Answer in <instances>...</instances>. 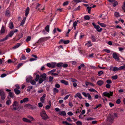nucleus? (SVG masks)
<instances>
[{
  "instance_id": "3",
  "label": "nucleus",
  "mask_w": 125,
  "mask_h": 125,
  "mask_svg": "<svg viewBox=\"0 0 125 125\" xmlns=\"http://www.w3.org/2000/svg\"><path fill=\"white\" fill-rule=\"evenodd\" d=\"M113 121L114 118L113 116H111L109 117H108L106 125H110Z\"/></svg>"
},
{
  "instance_id": "20",
  "label": "nucleus",
  "mask_w": 125,
  "mask_h": 125,
  "mask_svg": "<svg viewBox=\"0 0 125 125\" xmlns=\"http://www.w3.org/2000/svg\"><path fill=\"white\" fill-rule=\"evenodd\" d=\"M97 23L99 25L102 27H104L106 26V25L104 23H101L99 22H98Z\"/></svg>"
},
{
  "instance_id": "6",
  "label": "nucleus",
  "mask_w": 125,
  "mask_h": 125,
  "mask_svg": "<svg viewBox=\"0 0 125 125\" xmlns=\"http://www.w3.org/2000/svg\"><path fill=\"white\" fill-rule=\"evenodd\" d=\"M0 95L1 96V99L2 100H3L5 99V94L3 91L1 90H0Z\"/></svg>"
},
{
  "instance_id": "33",
  "label": "nucleus",
  "mask_w": 125,
  "mask_h": 125,
  "mask_svg": "<svg viewBox=\"0 0 125 125\" xmlns=\"http://www.w3.org/2000/svg\"><path fill=\"white\" fill-rule=\"evenodd\" d=\"M45 80L43 78H40L39 80V83L40 84H41Z\"/></svg>"
},
{
  "instance_id": "17",
  "label": "nucleus",
  "mask_w": 125,
  "mask_h": 125,
  "mask_svg": "<svg viewBox=\"0 0 125 125\" xmlns=\"http://www.w3.org/2000/svg\"><path fill=\"white\" fill-rule=\"evenodd\" d=\"M14 34L13 32V31H11L6 36H8L7 38H8L9 37H11Z\"/></svg>"
},
{
  "instance_id": "46",
  "label": "nucleus",
  "mask_w": 125,
  "mask_h": 125,
  "mask_svg": "<svg viewBox=\"0 0 125 125\" xmlns=\"http://www.w3.org/2000/svg\"><path fill=\"white\" fill-rule=\"evenodd\" d=\"M32 88V86H28V88L27 89V91L28 92H29Z\"/></svg>"
},
{
  "instance_id": "12",
  "label": "nucleus",
  "mask_w": 125,
  "mask_h": 125,
  "mask_svg": "<svg viewBox=\"0 0 125 125\" xmlns=\"http://www.w3.org/2000/svg\"><path fill=\"white\" fill-rule=\"evenodd\" d=\"M97 83L98 85L101 86L104 84V82L103 80H99L97 82Z\"/></svg>"
},
{
  "instance_id": "19",
  "label": "nucleus",
  "mask_w": 125,
  "mask_h": 125,
  "mask_svg": "<svg viewBox=\"0 0 125 125\" xmlns=\"http://www.w3.org/2000/svg\"><path fill=\"white\" fill-rule=\"evenodd\" d=\"M17 88H15L14 89V91L15 94L17 95H18L20 93L21 91L19 90Z\"/></svg>"
},
{
  "instance_id": "18",
  "label": "nucleus",
  "mask_w": 125,
  "mask_h": 125,
  "mask_svg": "<svg viewBox=\"0 0 125 125\" xmlns=\"http://www.w3.org/2000/svg\"><path fill=\"white\" fill-rule=\"evenodd\" d=\"M29 11L30 8L29 7H27L25 10V15L26 17L28 16Z\"/></svg>"
},
{
  "instance_id": "55",
  "label": "nucleus",
  "mask_w": 125,
  "mask_h": 125,
  "mask_svg": "<svg viewBox=\"0 0 125 125\" xmlns=\"http://www.w3.org/2000/svg\"><path fill=\"white\" fill-rule=\"evenodd\" d=\"M70 42V41L69 40H67L66 41H64L63 42V43L65 44H67Z\"/></svg>"
},
{
  "instance_id": "4",
  "label": "nucleus",
  "mask_w": 125,
  "mask_h": 125,
  "mask_svg": "<svg viewBox=\"0 0 125 125\" xmlns=\"http://www.w3.org/2000/svg\"><path fill=\"white\" fill-rule=\"evenodd\" d=\"M113 92H109V93L107 92H104L103 94V95L108 97L109 98H110L111 96H113Z\"/></svg>"
},
{
  "instance_id": "44",
  "label": "nucleus",
  "mask_w": 125,
  "mask_h": 125,
  "mask_svg": "<svg viewBox=\"0 0 125 125\" xmlns=\"http://www.w3.org/2000/svg\"><path fill=\"white\" fill-rule=\"evenodd\" d=\"M77 22H76V21L74 22L73 23V27L75 29L76 28V27L77 25Z\"/></svg>"
},
{
  "instance_id": "26",
  "label": "nucleus",
  "mask_w": 125,
  "mask_h": 125,
  "mask_svg": "<svg viewBox=\"0 0 125 125\" xmlns=\"http://www.w3.org/2000/svg\"><path fill=\"white\" fill-rule=\"evenodd\" d=\"M9 27L11 29H12L13 28L14 26L13 25V23L12 22H10L9 24Z\"/></svg>"
},
{
  "instance_id": "25",
  "label": "nucleus",
  "mask_w": 125,
  "mask_h": 125,
  "mask_svg": "<svg viewBox=\"0 0 125 125\" xmlns=\"http://www.w3.org/2000/svg\"><path fill=\"white\" fill-rule=\"evenodd\" d=\"M4 27V26H2L1 30L0 31V33H3L5 32Z\"/></svg>"
},
{
  "instance_id": "48",
  "label": "nucleus",
  "mask_w": 125,
  "mask_h": 125,
  "mask_svg": "<svg viewBox=\"0 0 125 125\" xmlns=\"http://www.w3.org/2000/svg\"><path fill=\"white\" fill-rule=\"evenodd\" d=\"M11 101L10 100H7L6 102V104L7 105H10L11 103Z\"/></svg>"
},
{
  "instance_id": "45",
  "label": "nucleus",
  "mask_w": 125,
  "mask_h": 125,
  "mask_svg": "<svg viewBox=\"0 0 125 125\" xmlns=\"http://www.w3.org/2000/svg\"><path fill=\"white\" fill-rule=\"evenodd\" d=\"M102 105L101 104H99L98 105H97L96 106V107H95L94 108V110L96 109L98 107H102Z\"/></svg>"
},
{
  "instance_id": "15",
  "label": "nucleus",
  "mask_w": 125,
  "mask_h": 125,
  "mask_svg": "<svg viewBox=\"0 0 125 125\" xmlns=\"http://www.w3.org/2000/svg\"><path fill=\"white\" fill-rule=\"evenodd\" d=\"M29 99L28 98H25L23 99L22 100H21L20 101V103L21 104H22L23 103H25L26 102L28 101Z\"/></svg>"
},
{
  "instance_id": "22",
  "label": "nucleus",
  "mask_w": 125,
  "mask_h": 125,
  "mask_svg": "<svg viewBox=\"0 0 125 125\" xmlns=\"http://www.w3.org/2000/svg\"><path fill=\"white\" fill-rule=\"evenodd\" d=\"M53 89L54 94H55L56 93H58L59 92V90L56 88H54Z\"/></svg>"
},
{
  "instance_id": "64",
  "label": "nucleus",
  "mask_w": 125,
  "mask_h": 125,
  "mask_svg": "<svg viewBox=\"0 0 125 125\" xmlns=\"http://www.w3.org/2000/svg\"><path fill=\"white\" fill-rule=\"evenodd\" d=\"M107 88H109L111 87V85L108 84H107L105 86Z\"/></svg>"
},
{
  "instance_id": "63",
  "label": "nucleus",
  "mask_w": 125,
  "mask_h": 125,
  "mask_svg": "<svg viewBox=\"0 0 125 125\" xmlns=\"http://www.w3.org/2000/svg\"><path fill=\"white\" fill-rule=\"evenodd\" d=\"M116 103L117 104H119L121 102V101L120 99H118L116 101Z\"/></svg>"
},
{
  "instance_id": "14",
  "label": "nucleus",
  "mask_w": 125,
  "mask_h": 125,
  "mask_svg": "<svg viewBox=\"0 0 125 125\" xmlns=\"http://www.w3.org/2000/svg\"><path fill=\"white\" fill-rule=\"evenodd\" d=\"M60 82L66 85H68V82L65 81L64 80H60Z\"/></svg>"
},
{
  "instance_id": "2",
  "label": "nucleus",
  "mask_w": 125,
  "mask_h": 125,
  "mask_svg": "<svg viewBox=\"0 0 125 125\" xmlns=\"http://www.w3.org/2000/svg\"><path fill=\"white\" fill-rule=\"evenodd\" d=\"M18 103L17 101H15L14 102L12 105L13 107L12 110H19L20 109L19 107H17L18 106Z\"/></svg>"
},
{
  "instance_id": "9",
  "label": "nucleus",
  "mask_w": 125,
  "mask_h": 125,
  "mask_svg": "<svg viewBox=\"0 0 125 125\" xmlns=\"http://www.w3.org/2000/svg\"><path fill=\"white\" fill-rule=\"evenodd\" d=\"M46 96V94H43V95L40 98V101L42 103H44L45 97Z\"/></svg>"
},
{
  "instance_id": "39",
  "label": "nucleus",
  "mask_w": 125,
  "mask_h": 125,
  "mask_svg": "<svg viewBox=\"0 0 125 125\" xmlns=\"http://www.w3.org/2000/svg\"><path fill=\"white\" fill-rule=\"evenodd\" d=\"M26 59V58L25 56L23 54H22V56L21 57V60H25Z\"/></svg>"
},
{
  "instance_id": "59",
  "label": "nucleus",
  "mask_w": 125,
  "mask_h": 125,
  "mask_svg": "<svg viewBox=\"0 0 125 125\" xmlns=\"http://www.w3.org/2000/svg\"><path fill=\"white\" fill-rule=\"evenodd\" d=\"M87 94L88 95V99L89 100H91L92 99V97L90 95L89 93H87Z\"/></svg>"
},
{
  "instance_id": "50",
  "label": "nucleus",
  "mask_w": 125,
  "mask_h": 125,
  "mask_svg": "<svg viewBox=\"0 0 125 125\" xmlns=\"http://www.w3.org/2000/svg\"><path fill=\"white\" fill-rule=\"evenodd\" d=\"M118 78V76L117 75H115V76H113L112 77V79L114 80H116Z\"/></svg>"
},
{
  "instance_id": "27",
  "label": "nucleus",
  "mask_w": 125,
  "mask_h": 125,
  "mask_svg": "<svg viewBox=\"0 0 125 125\" xmlns=\"http://www.w3.org/2000/svg\"><path fill=\"white\" fill-rule=\"evenodd\" d=\"M26 19V17H25L24 18L23 20L21 22V23L20 25H22L24 24Z\"/></svg>"
},
{
  "instance_id": "23",
  "label": "nucleus",
  "mask_w": 125,
  "mask_h": 125,
  "mask_svg": "<svg viewBox=\"0 0 125 125\" xmlns=\"http://www.w3.org/2000/svg\"><path fill=\"white\" fill-rule=\"evenodd\" d=\"M22 120L23 121L25 122L29 123H30L31 122V121L30 120L25 118H23L22 119Z\"/></svg>"
},
{
  "instance_id": "7",
  "label": "nucleus",
  "mask_w": 125,
  "mask_h": 125,
  "mask_svg": "<svg viewBox=\"0 0 125 125\" xmlns=\"http://www.w3.org/2000/svg\"><path fill=\"white\" fill-rule=\"evenodd\" d=\"M9 95L8 96V98L9 100L11 98H13L14 95V93L11 92L9 93Z\"/></svg>"
},
{
  "instance_id": "61",
  "label": "nucleus",
  "mask_w": 125,
  "mask_h": 125,
  "mask_svg": "<svg viewBox=\"0 0 125 125\" xmlns=\"http://www.w3.org/2000/svg\"><path fill=\"white\" fill-rule=\"evenodd\" d=\"M94 118H93L91 117H88L86 119V120L87 121H88L89 120H93L94 119Z\"/></svg>"
},
{
  "instance_id": "28",
  "label": "nucleus",
  "mask_w": 125,
  "mask_h": 125,
  "mask_svg": "<svg viewBox=\"0 0 125 125\" xmlns=\"http://www.w3.org/2000/svg\"><path fill=\"white\" fill-rule=\"evenodd\" d=\"M118 70H119V68L116 66L113 67V71L114 72L117 71Z\"/></svg>"
},
{
  "instance_id": "49",
  "label": "nucleus",
  "mask_w": 125,
  "mask_h": 125,
  "mask_svg": "<svg viewBox=\"0 0 125 125\" xmlns=\"http://www.w3.org/2000/svg\"><path fill=\"white\" fill-rule=\"evenodd\" d=\"M49 81L50 82H51L52 81L53 79V77L50 76L49 77Z\"/></svg>"
},
{
  "instance_id": "34",
  "label": "nucleus",
  "mask_w": 125,
  "mask_h": 125,
  "mask_svg": "<svg viewBox=\"0 0 125 125\" xmlns=\"http://www.w3.org/2000/svg\"><path fill=\"white\" fill-rule=\"evenodd\" d=\"M28 106L29 108H31L32 109H34L35 108V106L32 105L30 104H28Z\"/></svg>"
},
{
  "instance_id": "32",
  "label": "nucleus",
  "mask_w": 125,
  "mask_h": 125,
  "mask_svg": "<svg viewBox=\"0 0 125 125\" xmlns=\"http://www.w3.org/2000/svg\"><path fill=\"white\" fill-rule=\"evenodd\" d=\"M119 71H120L122 70L125 69V65L124 64L123 66H121L119 67Z\"/></svg>"
},
{
  "instance_id": "56",
  "label": "nucleus",
  "mask_w": 125,
  "mask_h": 125,
  "mask_svg": "<svg viewBox=\"0 0 125 125\" xmlns=\"http://www.w3.org/2000/svg\"><path fill=\"white\" fill-rule=\"evenodd\" d=\"M30 83L32 85H35L36 84V82L34 80L31 81Z\"/></svg>"
},
{
  "instance_id": "13",
  "label": "nucleus",
  "mask_w": 125,
  "mask_h": 125,
  "mask_svg": "<svg viewBox=\"0 0 125 125\" xmlns=\"http://www.w3.org/2000/svg\"><path fill=\"white\" fill-rule=\"evenodd\" d=\"M91 39H92V41L93 42H95L96 41V39L95 36L93 34L91 35Z\"/></svg>"
},
{
  "instance_id": "31",
  "label": "nucleus",
  "mask_w": 125,
  "mask_h": 125,
  "mask_svg": "<svg viewBox=\"0 0 125 125\" xmlns=\"http://www.w3.org/2000/svg\"><path fill=\"white\" fill-rule=\"evenodd\" d=\"M76 95L80 99H82V98L81 94L80 93H77L76 94Z\"/></svg>"
},
{
  "instance_id": "41",
  "label": "nucleus",
  "mask_w": 125,
  "mask_h": 125,
  "mask_svg": "<svg viewBox=\"0 0 125 125\" xmlns=\"http://www.w3.org/2000/svg\"><path fill=\"white\" fill-rule=\"evenodd\" d=\"M75 123L77 125H82V123L79 121H77Z\"/></svg>"
},
{
  "instance_id": "10",
  "label": "nucleus",
  "mask_w": 125,
  "mask_h": 125,
  "mask_svg": "<svg viewBox=\"0 0 125 125\" xmlns=\"http://www.w3.org/2000/svg\"><path fill=\"white\" fill-rule=\"evenodd\" d=\"M59 114L61 115L65 116L66 115V113L65 111H60L59 112Z\"/></svg>"
},
{
  "instance_id": "38",
  "label": "nucleus",
  "mask_w": 125,
  "mask_h": 125,
  "mask_svg": "<svg viewBox=\"0 0 125 125\" xmlns=\"http://www.w3.org/2000/svg\"><path fill=\"white\" fill-rule=\"evenodd\" d=\"M68 66V64L66 63H63L62 64V67L64 68H66Z\"/></svg>"
},
{
  "instance_id": "37",
  "label": "nucleus",
  "mask_w": 125,
  "mask_h": 125,
  "mask_svg": "<svg viewBox=\"0 0 125 125\" xmlns=\"http://www.w3.org/2000/svg\"><path fill=\"white\" fill-rule=\"evenodd\" d=\"M40 77V76L39 74H37L36 75L35 78V80L36 81H37L38 80H39V79Z\"/></svg>"
},
{
  "instance_id": "62",
  "label": "nucleus",
  "mask_w": 125,
  "mask_h": 125,
  "mask_svg": "<svg viewBox=\"0 0 125 125\" xmlns=\"http://www.w3.org/2000/svg\"><path fill=\"white\" fill-rule=\"evenodd\" d=\"M70 94H69V95H67L65 97H64V100H66L70 96Z\"/></svg>"
},
{
  "instance_id": "42",
  "label": "nucleus",
  "mask_w": 125,
  "mask_h": 125,
  "mask_svg": "<svg viewBox=\"0 0 125 125\" xmlns=\"http://www.w3.org/2000/svg\"><path fill=\"white\" fill-rule=\"evenodd\" d=\"M103 72L102 71H100L98 73L97 75L100 76L102 74H103Z\"/></svg>"
},
{
  "instance_id": "58",
  "label": "nucleus",
  "mask_w": 125,
  "mask_h": 125,
  "mask_svg": "<svg viewBox=\"0 0 125 125\" xmlns=\"http://www.w3.org/2000/svg\"><path fill=\"white\" fill-rule=\"evenodd\" d=\"M111 116H113L114 119V117H117V114L116 113H114L113 115H111L110 116H109L108 117H109Z\"/></svg>"
},
{
  "instance_id": "51",
  "label": "nucleus",
  "mask_w": 125,
  "mask_h": 125,
  "mask_svg": "<svg viewBox=\"0 0 125 125\" xmlns=\"http://www.w3.org/2000/svg\"><path fill=\"white\" fill-rule=\"evenodd\" d=\"M115 16L116 17H119V13L118 12H116L115 13Z\"/></svg>"
},
{
  "instance_id": "21",
  "label": "nucleus",
  "mask_w": 125,
  "mask_h": 125,
  "mask_svg": "<svg viewBox=\"0 0 125 125\" xmlns=\"http://www.w3.org/2000/svg\"><path fill=\"white\" fill-rule=\"evenodd\" d=\"M5 15L6 16L10 17V11L9 10H7L6 11Z\"/></svg>"
},
{
  "instance_id": "53",
  "label": "nucleus",
  "mask_w": 125,
  "mask_h": 125,
  "mask_svg": "<svg viewBox=\"0 0 125 125\" xmlns=\"http://www.w3.org/2000/svg\"><path fill=\"white\" fill-rule=\"evenodd\" d=\"M31 39V36H28L27 38L26 41L27 42H28L30 41Z\"/></svg>"
},
{
  "instance_id": "40",
  "label": "nucleus",
  "mask_w": 125,
  "mask_h": 125,
  "mask_svg": "<svg viewBox=\"0 0 125 125\" xmlns=\"http://www.w3.org/2000/svg\"><path fill=\"white\" fill-rule=\"evenodd\" d=\"M84 18L86 20H89L90 19V17L89 16L86 15L84 16Z\"/></svg>"
},
{
  "instance_id": "36",
  "label": "nucleus",
  "mask_w": 125,
  "mask_h": 125,
  "mask_svg": "<svg viewBox=\"0 0 125 125\" xmlns=\"http://www.w3.org/2000/svg\"><path fill=\"white\" fill-rule=\"evenodd\" d=\"M7 37L6 36L4 38L0 39V42H3L6 40L8 39L7 38Z\"/></svg>"
},
{
  "instance_id": "43",
  "label": "nucleus",
  "mask_w": 125,
  "mask_h": 125,
  "mask_svg": "<svg viewBox=\"0 0 125 125\" xmlns=\"http://www.w3.org/2000/svg\"><path fill=\"white\" fill-rule=\"evenodd\" d=\"M88 90L89 91L91 92H95L97 93V92L96 91L92 88L89 89Z\"/></svg>"
},
{
  "instance_id": "29",
  "label": "nucleus",
  "mask_w": 125,
  "mask_h": 125,
  "mask_svg": "<svg viewBox=\"0 0 125 125\" xmlns=\"http://www.w3.org/2000/svg\"><path fill=\"white\" fill-rule=\"evenodd\" d=\"M63 63L62 62H59L58 63H57L56 66L59 68L62 67Z\"/></svg>"
},
{
  "instance_id": "52",
  "label": "nucleus",
  "mask_w": 125,
  "mask_h": 125,
  "mask_svg": "<svg viewBox=\"0 0 125 125\" xmlns=\"http://www.w3.org/2000/svg\"><path fill=\"white\" fill-rule=\"evenodd\" d=\"M73 1L74 2L76 3H77L81 2L82 1V0H73Z\"/></svg>"
},
{
  "instance_id": "11",
  "label": "nucleus",
  "mask_w": 125,
  "mask_h": 125,
  "mask_svg": "<svg viewBox=\"0 0 125 125\" xmlns=\"http://www.w3.org/2000/svg\"><path fill=\"white\" fill-rule=\"evenodd\" d=\"M46 76L47 75L45 73H43L40 75V77L42 78H41L46 80Z\"/></svg>"
},
{
  "instance_id": "47",
  "label": "nucleus",
  "mask_w": 125,
  "mask_h": 125,
  "mask_svg": "<svg viewBox=\"0 0 125 125\" xmlns=\"http://www.w3.org/2000/svg\"><path fill=\"white\" fill-rule=\"evenodd\" d=\"M23 64V63H20L17 66V69H18L21 66H22Z\"/></svg>"
},
{
  "instance_id": "5",
  "label": "nucleus",
  "mask_w": 125,
  "mask_h": 125,
  "mask_svg": "<svg viewBox=\"0 0 125 125\" xmlns=\"http://www.w3.org/2000/svg\"><path fill=\"white\" fill-rule=\"evenodd\" d=\"M113 58L116 61L120 60V58L118 56L117 53L115 52H114L112 54Z\"/></svg>"
},
{
  "instance_id": "8",
  "label": "nucleus",
  "mask_w": 125,
  "mask_h": 125,
  "mask_svg": "<svg viewBox=\"0 0 125 125\" xmlns=\"http://www.w3.org/2000/svg\"><path fill=\"white\" fill-rule=\"evenodd\" d=\"M32 77L30 76H27L26 78V81L27 83H29L30 81L31 80Z\"/></svg>"
},
{
  "instance_id": "54",
  "label": "nucleus",
  "mask_w": 125,
  "mask_h": 125,
  "mask_svg": "<svg viewBox=\"0 0 125 125\" xmlns=\"http://www.w3.org/2000/svg\"><path fill=\"white\" fill-rule=\"evenodd\" d=\"M106 82L108 84H111L112 83V81L108 79L106 80Z\"/></svg>"
},
{
  "instance_id": "16",
  "label": "nucleus",
  "mask_w": 125,
  "mask_h": 125,
  "mask_svg": "<svg viewBox=\"0 0 125 125\" xmlns=\"http://www.w3.org/2000/svg\"><path fill=\"white\" fill-rule=\"evenodd\" d=\"M21 45V44L20 43H17L16 44L15 46L13 47L12 48L14 49L17 48L20 46Z\"/></svg>"
},
{
  "instance_id": "24",
  "label": "nucleus",
  "mask_w": 125,
  "mask_h": 125,
  "mask_svg": "<svg viewBox=\"0 0 125 125\" xmlns=\"http://www.w3.org/2000/svg\"><path fill=\"white\" fill-rule=\"evenodd\" d=\"M52 68H54L56 66L57 63L55 62H52Z\"/></svg>"
},
{
  "instance_id": "57",
  "label": "nucleus",
  "mask_w": 125,
  "mask_h": 125,
  "mask_svg": "<svg viewBox=\"0 0 125 125\" xmlns=\"http://www.w3.org/2000/svg\"><path fill=\"white\" fill-rule=\"evenodd\" d=\"M103 50L108 53H109L110 52V50L108 49H104Z\"/></svg>"
},
{
  "instance_id": "30",
  "label": "nucleus",
  "mask_w": 125,
  "mask_h": 125,
  "mask_svg": "<svg viewBox=\"0 0 125 125\" xmlns=\"http://www.w3.org/2000/svg\"><path fill=\"white\" fill-rule=\"evenodd\" d=\"M45 29L47 32H49V26L48 25H47L45 28Z\"/></svg>"
},
{
  "instance_id": "60",
  "label": "nucleus",
  "mask_w": 125,
  "mask_h": 125,
  "mask_svg": "<svg viewBox=\"0 0 125 125\" xmlns=\"http://www.w3.org/2000/svg\"><path fill=\"white\" fill-rule=\"evenodd\" d=\"M46 65L49 68H50V67L52 68V63L51 64L50 63H47Z\"/></svg>"
},
{
  "instance_id": "1",
  "label": "nucleus",
  "mask_w": 125,
  "mask_h": 125,
  "mask_svg": "<svg viewBox=\"0 0 125 125\" xmlns=\"http://www.w3.org/2000/svg\"><path fill=\"white\" fill-rule=\"evenodd\" d=\"M40 115L42 118L43 120H46L47 119L49 118L48 116L46 114L45 111H43L40 113Z\"/></svg>"
},
{
  "instance_id": "35",
  "label": "nucleus",
  "mask_w": 125,
  "mask_h": 125,
  "mask_svg": "<svg viewBox=\"0 0 125 125\" xmlns=\"http://www.w3.org/2000/svg\"><path fill=\"white\" fill-rule=\"evenodd\" d=\"M62 123L63 124H65L66 125H72L71 124L69 123L66 121H63L62 122Z\"/></svg>"
}]
</instances>
